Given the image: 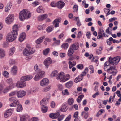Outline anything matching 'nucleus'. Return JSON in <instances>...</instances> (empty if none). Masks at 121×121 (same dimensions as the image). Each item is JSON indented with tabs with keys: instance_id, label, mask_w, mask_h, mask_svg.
I'll return each mask as SVG.
<instances>
[{
	"instance_id": "nucleus-1",
	"label": "nucleus",
	"mask_w": 121,
	"mask_h": 121,
	"mask_svg": "<svg viewBox=\"0 0 121 121\" xmlns=\"http://www.w3.org/2000/svg\"><path fill=\"white\" fill-rule=\"evenodd\" d=\"M31 13L26 9L21 11L19 13V18L21 21H23L26 19L29 18L31 16Z\"/></svg>"
},
{
	"instance_id": "nucleus-2",
	"label": "nucleus",
	"mask_w": 121,
	"mask_h": 121,
	"mask_svg": "<svg viewBox=\"0 0 121 121\" xmlns=\"http://www.w3.org/2000/svg\"><path fill=\"white\" fill-rule=\"evenodd\" d=\"M35 52V49L32 48L29 45L27 46L23 51V54L25 56L33 53Z\"/></svg>"
},
{
	"instance_id": "nucleus-3",
	"label": "nucleus",
	"mask_w": 121,
	"mask_h": 121,
	"mask_svg": "<svg viewBox=\"0 0 121 121\" xmlns=\"http://www.w3.org/2000/svg\"><path fill=\"white\" fill-rule=\"evenodd\" d=\"M17 35L18 34L11 31L7 34L6 37V40L8 42H12L16 39Z\"/></svg>"
},
{
	"instance_id": "nucleus-4",
	"label": "nucleus",
	"mask_w": 121,
	"mask_h": 121,
	"mask_svg": "<svg viewBox=\"0 0 121 121\" xmlns=\"http://www.w3.org/2000/svg\"><path fill=\"white\" fill-rule=\"evenodd\" d=\"M108 35H107L105 33L103 29H99L98 32V35L97 36V39H103V37H108Z\"/></svg>"
},
{
	"instance_id": "nucleus-5",
	"label": "nucleus",
	"mask_w": 121,
	"mask_h": 121,
	"mask_svg": "<svg viewBox=\"0 0 121 121\" xmlns=\"http://www.w3.org/2000/svg\"><path fill=\"white\" fill-rule=\"evenodd\" d=\"M65 76L64 73L63 72H60L59 73L58 75L56 76V78L62 82H64L65 81Z\"/></svg>"
},
{
	"instance_id": "nucleus-6",
	"label": "nucleus",
	"mask_w": 121,
	"mask_h": 121,
	"mask_svg": "<svg viewBox=\"0 0 121 121\" xmlns=\"http://www.w3.org/2000/svg\"><path fill=\"white\" fill-rule=\"evenodd\" d=\"M25 81L21 80L17 82L16 84V86L18 88H22L25 87L26 85V83Z\"/></svg>"
},
{
	"instance_id": "nucleus-7",
	"label": "nucleus",
	"mask_w": 121,
	"mask_h": 121,
	"mask_svg": "<svg viewBox=\"0 0 121 121\" xmlns=\"http://www.w3.org/2000/svg\"><path fill=\"white\" fill-rule=\"evenodd\" d=\"M14 19L13 15L10 14L6 18L5 22L8 24H11L13 21Z\"/></svg>"
},
{
	"instance_id": "nucleus-8",
	"label": "nucleus",
	"mask_w": 121,
	"mask_h": 121,
	"mask_svg": "<svg viewBox=\"0 0 121 121\" xmlns=\"http://www.w3.org/2000/svg\"><path fill=\"white\" fill-rule=\"evenodd\" d=\"M26 92L24 90H20L17 91L16 93V95L18 98H21L26 94Z\"/></svg>"
},
{
	"instance_id": "nucleus-9",
	"label": "nucleus",
	"mask_w": 121,
	"mask_h": 121,
	"mask_svg": "<svg viewBox=\"0 0 121 121\" xmlns=\"http://www.w3.org/2000/svg\"><path fill=\"white\" fill-rule=\"evenodd\" d=\"M49 83V81L47 78H43L42 80L40 82V84L41 86L44 87L48 85Z\"/></svg>"
},
{
	"instance_id": "nucleus-10",
	"label": "nucleus",
	"mask_w": 121,
	"mask_h": 121,
	"mask_svg": "<svg viewBox=\"0 0 121 121\" xmlns=\"http://www.w3.org/2000/svg\"><path fill=\"white\" fill-rule=\"evenodd\" d=\"M52 63V61L51 59L48 57L46 58L44 60V63L46 67L48 68L49 67V65Z\"/></svg>"
},
{
	"instance_id": "nucleus-11",
	"label": "nucleus",
	"mask_w": 121,
	"mask_h": 121,
	"mask_svg": "<svg viewBox=\"0 0 121 121\" xmlns=\"http://www.w3.org/2000/svg\"><path fill=\"white\" fill-rule=\"evenodd\" d=\"M13 109H10L7 110L4 113V117L5 118L9 117L11 115V112H13Z\"/></svg>"
},
{
	"instance_id": "nucleus-12",
	"label": "nucleus",
	"mask_w": 121,
	"mask_h": 121,
	"mask_svg": "<svg viewBox=\"0 0 121 121\" xmlns=\"http://www.w3.org/2000/svg\"><path fill=\"white\" fill-rule=\"evenodd\" d=\"M57 6L59 9H62L64 6L65 4L63 1H60L56 3Z\"/></svg>"
},
{
	"instance_id": "nucleus-13",
	"label": "nucleus",
	"mask_w": 121,
	"mask_h": 121,
	"mask_svg": "<svg viewBox=\"0 0 121 121\" xmlns=\"http://www.w3.org/2000/svg\"><path fill=\"white\" fill-rule=\"evenodd\" d=\"M20 121H30V118L28 115L21 116H20Z\"/></svg>"
},
{
	"instance_id": "nucleus-14",
	"label": "nucleus",
	"mask_w": 121,
	"mask_h": 121,
	"mask_svg": "<svg viewBox=\"0 0 121 121\" xmlns=\"http://www.w3.org/2000/svg\"><path fill=\"white\" fill-rule=\"evenodd\" d=\"M33 78V76L31 75H28L24 76L21 78V80L24 81H28L31 79Z\"/></svg>"
},
{
	"instance_id": "nucleus-15",
	"label": "nucleus",
	"mask_w": 121,
	"mask_h": 121,
	"mask_svg": "<svg viewBox=\"0 0 121 121\" xmlns=\"http://www.w3.org/2000/svg\"><path fill=\"white\" fill-rule=\"evenodd\" d=\"M60 114L59 112L55 113H51L49 115V117L50 118L52 119H56L59 116Z\"/></svg>"
},
{
	"instance_id": "nucleus-16",
	"label": "nucleus",
	"mask_w": 121,
	"mask_h": 121,
	"mask_svg": "<svg viewBox=\"0 0 121 121\" xmlns=\"http://www.w3.org/2000/svg\"><path fill=\"white\" fill-rule=\"evenodd\" d=\"M48 17V15L47 14H42L38 17V20L39 21H43L47 18Z\"/></svg>"
},
{
	"instance_id": "nucleus-17",
	"label": "nucleus",
	"mask_w": 121,
	"mask_h": 121,
	"mask_svg": "<svg viewBox=\"0 0 121 121\" xmlns=\"http://www.w3.org/2000/svg\"><path fill=\"white\" fill-rule=\"evenodd\" d=\"M79 47V44L78 43H76L71 45L70 47L73 50H78Z\"/></svg>"
},
{
	"instance_id": "nucleus-18",
	"label": "nucleus",
	"mask_w": 121,
	"mask_h": 121,
	"mask_svg": "<svg viewBox=\"0 0 121 121\" xmlns=\"http://www.w3.org/2000/svg\"><path fill=\"white\" fill-rule=\"evenodd\" d=\"M12 6V3L10 2H9L7 4V5L5 7V11L6 12H7L9 11L11 8Z\"/></svg>"
},
{
	"instance_id": "nucleus-19",
	"label": "nucleus",
	"mask_w": 121,
	"mask_h": 121,
	"mask_svg": "<svg viewBox=\"0 0 121 121\" xmlns=\"http://www.w3.org/2000/svg\"><path fill=\"white\" fill-rule=\"evenodd\" d=\"M17 70V67L14 66L12 68L11 73L12 75H15L16 74Z\"/></svg>"
},
{
	"instance_id": "nucleus-20",
	"label": "nucleus",
	"mask_w": 121,
	"mask_h": 121,
	"mask_svg": "<svg viewBox=\"0 0 121 121\" xmlns=\"http://www.w3.org/2000/svg\"><path fill=\"white\" fill-rule=\"evenodd\" d=\"M45 36H43L38 39L35 41V43L37 44H39L43 41V39L45 38Z\"/></svg>"
},
{
	"instance_id": "nucleus-21",
	"label": "nucleus",
	"mask_w": 121,
	"mask_h": 121,
	"mask_svg": "<svg viewBox=\"0 0 121 121\" xmlns=\"http://www.w3.org/2000/svg\"><path fill=\"white\" fill-rule=\"evenodd\" d=\"M26 37V35L25 33H22L20 35L19 40L21 42L25 39Z\"/></svg>"
},
{
	"instance_id": "nucleus-22",
	"label": "nucleus",
	"mask_w": 121,
	"mask_h": 121,
	"mask_svg": "<svg viewBox=\"0 0 121 121\" xmlns=\"http://www.w3.org/2000/svg\"><path fill=\"white\" fill-rule=\"evenodd\" d=\"M13 30L12 31L15 33L18 34L17 31L18 30V25L16 24L14 25L13 27Z\"/></svg>"
},
{
	"instance_id": "nucleus-23",
	"label": "nucleus",
	"mask_w": 121,
	"mask_h": 121,
	"mask_svg": "<svg viewBox=\"0 0 121 121\" xmlns=\"http://www.w3.org/2000/svg\"><path fill=\"white\" fill-rule=\"evenodd\" d=\"M83 78V77L81 75H79L75 79L74 82L76 83L82 80Z\"/></svg>"
},
{
	"instance_id": "nucleus-24",
	"label": "nucleus",
	"mask_w": 121,
	"mask_h": 121,
	"mask_svg": "<svg viewBox=\"0 0 121 121\" xmlns=\"http://www.w3.org/2000/svg\"><path fill=\"white\" fill-rule=\"evenodd\" d=\"M5 53L4 50L2 49H0V58H3L5 57Z\"/></svg>"
},
{
	"instance_id": "nucleus-25",
	"label": "nucleus",
	"mask_w": 121,
	"mask_h": 121,
	"mask_svg": "<svg viewBox=\"0 0 121 121\" xmlns=\"http://www.w3.org/2000/svg\"><path fill=\"white\" fill-rule=\"evenodd\" d=\"M47 99L46 98H43L40 102V105L42 106H45L44 105L46 104L48 102L47 100H46Z\"/></svg>"
},
{
	"instance_id": "nucleus-26",
	"label": "nucleus",
	"mask_w": 121,
	"mask_h": 121,
	"mask_svg": "<svg viewBox=\"0 0 121 121\" xmlns=\"http://www.w3.org/2000/svg\"><path fill=\"white\" fill-rule=\"evenodd\" d=\"M37 11L38 13H42L44 12V9L41 6H39L37 9Z\"/></svg>"
},
{
	"instance_id": "nucleus-27",
	"label": "nucleus",
	"mask_w": 121,
	"mask_h": 121,
	"mask_svg": "<svg viewBox=\"0 0 121 121\" xmlns=\"http://www.w3.org/2000/svg\"><path fill=\"white\" fill-rule=\"evenodd\" d=\"M19 104V103L17 100H15L10 105V106L11 107H15L17 105H18Z\"/></svg>"
},
{
	"instance_id": "nucleus-28",
	"label": "nucleus",
	"mask_w": 121,
	"mask_h": 121,
	"mask_svg": "<svg viewBox=\"0 0 121 121\" xmlns=\"http://www.w3.org/2000/svg\"><path fill=\"white\" fill-rule=\"evenodd\" d=\"M15 48L14 47L11 48L9 51V55L10 56H11L13 55L15 52Z\"/></svg>"
},
{
	"instance_id": "nucleus-29",
	"label": "nucleus",
	"mask_w": 121,
	"mask_h": 121,
	"mask_svg": "<svg viewBox=\"0 0 121 121\" xmlns=\"http://www.w3.org/2000/svg\"><path fill=\"white\" fill-rule=\"evenodd\" d=\"M73 53V50L70 47L68 49V51L67 55L69 57H71L72 56Z\"/></svg>"
},
{
	"instance_id": "nucleus-30",
	"label": "nucleus",
	"mask_w": 121,
	"mask_h": 121,
	"mask_svg": "<svg viewBox=\"0 0 121 121\" xmlns=\"http://www.w3.org/2000/svg\"><path fill=\"white\" fill-rule=\"evenodd\" d=\"M74 20H75L77 22L76 24L78 26L80 27V26L82 24L79 18V17H75V19Z\"/></svg>"
},
{
	"instance_id": "nucleus-31",
	"label": "nucleus",
	"mask_w": 121,
	"mask_h": 121,
	"mask_svg": "<svg viewBox=\"0 0 121 121\" xmlns=\"http://www.w3.org/2000/svg\"><path fill=\"white\" fill-rule=\"evenodd\" d=\"M73 85V82L72 81H70L65 84V86L66 87L68 88H71Z\"/></svg>"
},
{
	"instance_id": "nucleus-32",
	"label": "nucleus",
	"mask_w": 121,
	"mask_h": 121,
	"mask_svg": "<svg viewBox=\"0 0 121 121\" xmlns=\"http://www.w3.org/2000/svg\"><path fill=\"white\" fill-rule=\"evenodd\" d=\"M53 28L54 27L53 26L51 25L46 28V31L47 32L49 33L53 30Z\"/></svg>"
},
{
	"instance_id": "nucleus-33",
	"label": "nucleus",
	"mask_w": 121,
	"mask_h": 121,
	"mask_svg": "<svg viewBox=\"0 0 121 121\" xmlns=\"http://www.w3.org/2000/svg\"><path fill=\"white\" fill-rule=\"evenodd\" d=\"M37 74L41 77V78L44 75L45 72L44 71H42L41 70H39L37 72Z\"/></svg>"
},
{
	"instance_id": "nucleus-34",
	"label": "nucleus",
	"mask_w": 121,
	"mask_h": 121,
	"mask_svg": "<svg viewBox=\"0 0 121 121\" xmlns=\"http://www.w3.org/2000/svg\"><path fill=\"white\" fill-rule=\"evenodd\" d=\"M37 91L36 88L35 87H33L31 88L28 91V93L31 94Z\"/></svg>"
},
{
	"instance_id": "nucleus-35",
	"label": "nucleus",
	"mask_w": 121,
	"mask_h": 121,
	"mask_svg": "<svg viewBox=\"0 0 121 121\" xmlns=\"http://www.w3.org/2000/svg\"><path fill=\"white\" fill-rule=\"evenodd\" d=\"M113 58L114 60V61L115 62V65L119 62L120 59V57L119 56H117Z\"/></svg>"
},
{
	"instance_id": "nucleus-36",
	"label": "nucleus",
	"mask_w": 121,
	"mask_h": 121,
	"mask_svg": "<svg viewBox=\"0 0 121 121\" xmlns=\"http://www.w3.org/2000/svg\"><path fill=\"white\" fill-rule=\"evenodd\" d=\"M88 68L87 67H86L84 70V71L80 75L83 77L86 74V73L88 72Z\"/></svg>"
},
{
	"instance_id": "nucleus-37",
	"label": "nucleus",
	"mask_w": 121,
	"mask_h": 121,
	"mask_svg": "<svg viewBox=\"0 0 121 121\" xmlns=\"http://www.w3.org/2000/svg\"><path fill=\"white\" fill-rule=\"evenodd\" d=\"M48 107L46 106H42L41 108V110L43 113H45L47 111Z\"/></svg>"
},
{
	"instance_id": "nucleus-38",
	"label": "nucleus",
	"mask_w": 121,
	"mask_h": 121,
	"mask_svg": "<svg viewBox=\"0 0 121 121\" xmlns=\"http://www.w3.org/2000/svg\"><path fill=\"white\" fill-rule=\"evenodd\" d=\"M84 97V95H82L79 96L77 99V102L79 103H80Z\"/></svg>"
},
{
	"instance_id": "nucleus-39",
	"label": "nucleus",
	"mask_w": 121,
	"mask_h": 121,
	"mask_svg": "<svg viewBox=\"0 0 121 121\" xmlns=\"http://www.w3.org/2000/svg\"><path fill=\"white\" fill-rule=\"evenodd\" d=\"M69 45L67 43H64L61 45V48L65 49H67L68 48Z\"/></svg>"
},
{
	"instance_id": "nucleus-40",
	"label": "nucleus",
	"mask_w": 121,
	"mask_h": 121,
	"mask_svg": "<svg viewBox=\"0 0 121 121\" xmlns=\"http://www.w3.org/2000/svg\"><path fill=\"white\" fill-rule=\"evenodd\" d=\"M68 109L67 107L65 105H63L61 106V110L62 111L65 112Z\"/></svg>"
},
{
	"instance_id": "nucleus-41",
	"label": "nucleus",
	"mask_w": 121,
	"mask_h": 121,
	"mask_svg": "<svg viewBox=\"0 0 121 121\" xmlns=\"http://www.w3.org/2000/svg\"><path fill=\"white\" fill-rule=\"evenodd\" d=\"M51 86L49 85L47 87H45V88H43L42 90L43 92H46L49 91L51 89Z\"/></svg>"
},
{
	"instance_id": "nucleus-42",
	"label": "nucleus",
	"mask_w": 121,
	"mask_h": 121,
	"mask_svg": "<svg viewBox=\"0 0 121 121\" xmlns=\"http://www.w3.org/2000/svg\"><path fill=\"white\" fill-rule=\"evenodd\" d=\"M81 115L82 116L84 115V118L86 119L88 117V113H86L85 111H83L82 112Z\"/></svg>"
},
{
	"instance_id": "nucleus-43",
	"label": "nucleus",
	"mask_w": 121,
	"mask_h": 121,
	"mask_svg": "<svg viewBox=\"0 0 121 121\" xmlns=\"http://www.w3.org/2000/svg\"><path fill=\"white\" fill-rule=\"evenodd\" d=\"M109 61L111 65H115V62L114 61V60L113 58L110 57L109 59Z\"/></svg>"
},
{
	"instance_id": "nucleus-44",
	"label": "nucleus",
	"mask_w": 121,
	"mask_h": 121,
	"mask_svg": "<svg viewBox=\"0 0 121 121\" xmlns=\"http://www.w3.org/2000/svg\"><path fill=\"white\" fill-rule=\"evenodd\" d=\"M68 103L69 105H72L74 102V100L72 98H70L68 100Z\"/></svg>"
},
{
	"instance_id": "nucleus-45",
	"label": "nucleus",
	"mask_w": 121,
	"mask_h": 121,
	"mask_svg": "<svg viewBox=\"0 0 121 121\" xmlns=\"http://www.w3.org/2000/svg\"><path fill=\"white\" fill-rule=\"evenodd\" d=\"M116 66H110L108 69H107V71L110 72L109 70H115Z\"/></svg>"
},
{
	"instance_id": "nucleus-46",
	"label": "nucleus",
	"mask_w": 121,
	"mask_h": 121,
	"mask_svg": "<svg viewBox=\"0 0 121 121\" xmlns=\"http://www.w3.org/2000/svg\"><path fill=\"white\" fill-rule=\"evenodd\" d=\"M50 51V49L47 48L46 49L44 50L43 51V54L45 55H47L49 53Z\"/></svg>"
},
{
	"instance_id": "nucleus-47",
	"label": "nucleus",
	"mask_w": 121,
	"mask_h": 121,
	"mask_svg": "<svg viewBox=\"0 0 121 121\" xmlns=\"http://www.w3.org/2000/svg\"><path fill=\"white\" fill-rule=\"evenodd\" d=\"M41 78L38 74H37L34 78V80L35 81H38L40 80Z\"/></svg>"
},
{
	"instance_id": "nucleus-48",
	"label": "nucleus",
	"mask_w": 121,
	"mask_h": 121,
	"mask_svg": "<svg viewBox=\"0 0 121 121\" xmlns=\"http://www.w3.org/2000/svg\"><path fill=\"white\" fill-rule=\"evenodd\" d=\"M11 86H9L8 87H6L3 91V92L4 93H6L11 88Z\"/></svg>"
},
{
	"instance_id": "nucleus-49",
	"label": "nucleus",
	"mask_w": 121,
	"mask_h": 121,
	"mask_svg": "<svg viewBox=\"0 0 121 121\" xmlns=\"http://www.w3.org/2000/svg\"><path fill=\"white\" fill-rule=\"evenodd\" d=\"M58 73V72L57 71H54L52 72L51 74V76L52 77H53L56 76Z\"/></svg>"
},
{
	"instance_id": "nucleus-50",
	"label": "nucleus",
	"mask_w": 121,
	"mask_h": 121,
	"mask_svg": "<svg viewBox=\"0 0 121 121\" xmlns=\"http://www.w3.org/2000/svg\"><path fill=\"white\" fill-rule=\"evenodd\" d=\"M6 82L9 84H10L9 86H11L13 85V81L11 78H9L6 80Z\"/></svg>"
},
{
	"instance_id": "nucleus-51",
	"label": "nucleus",
	"mask_w": 121,
	"mask_h": 121,
	"mask_svg": "<svg viewBox=\"0 0 121 121\" xmlns=\"http://www.w3.org/2000/svg\"><path fill=\"white\" fill-rule=\"evenodd\" d=\"M65 116L63 114H62L58 117V120L59 121H61L64 118Z\"/></svg>"
},
{
	"instance_id": "nucleus-52",
	"label": "nucleus",
	"mask_w": 121,
	"mask_h": 121,
	"mask_svg": "<svg viewBox=\"0 0 121 121\" xmlns=\"http://www.w3.org/2000/svg\"><path fill=\"white\" fill-rule=\"evenodd\" d=\"M9 63L10 65H12L15 64L16 63V62L14 60L11 59L9 61Z\"/></svg>"
},
{
	"instance_id": "nucleus-53",
	"label": "nucleus",
	"mask_w": 121,
	"mask_h": 121,
	"mask_svg": "<svg viewBox=\"0 0 121 121\" xmlns=\"http://www.w3.org/2000/svg\"><path fill=\"white\" fill-rule=\"evenodd\" d=\"M104 112V110L103 109H101L96 114V116L97 117H99L100 115H101L103 112Z\"/></svg>"
},
{
	"instance_id": "nucleus-54",
	"label": "nucleus",
	"mask_w": 121,
	"mask_h": 121,
	"mask_svg": "<svg viewBox=\"0 0 121 121\" xmlns=\"http://www.w3.org/2000/svg\"><path fill=\"white\" fill-rule=\"evenodd\" d=\"M17 112H20L22 109V106L20 104H18L17 105Z\"/></svg>"
},
{
	"instance_id": "nucleus-55",
	"label": "nucleus",
	"mask_w": 121,
	"mask_h": 121,
	"mask_svg": "<svg viewBox=\"0 0 121 121\" xmlns=\"http://www.w3.org/2000/svg\"><path fill=\"white\" fill-rule=\"evenodd\" d=\"M60 21V20L58 18L55 19L53 22L52 24L53 25H54L55 23H59Z\"/></svg>"
},
{
	"instance_id": "nucleus-56",
	"label": "nucleus",
	"mask_w": 121,
	"mask_h": 121,
	"mask_svg": "<svg viewBox=\"0 0 121 121\" xmlns=\"http://www.w3.org/2000/svg\"><path fill=\"white\" fill-rule=\"evenodd\" d=\"M113 40V38L112 37H110L108 39H107L106 40V43L108 45L109 43L110 42V41H112V40Z\"/></svg>"
},
{
	"instance_id": "nucleus-57",
	"label": "nucleus",
	"mask_w": 121,
	"mask_h": 121,
	"mask_svg": "<svg viewBox=\"0 0 121 121\" xmlns=\"http://www.w3.org/2000/svg\"><path fill=\"white\" fill-rule=\"evenodd\" d=\"M83 65L82 64H79L77 66V68L80 69H82L83 68Z\"/></svg>"
},
{
	"instance_id": "nucleus-58",
	"label": "nucleus",
	"mask_w": 121,
	"mask_h": 121,
	"mask_svg": "<svg viewBox=\"0 0 121 121\" xmlns=\"http://www.w3.org/2000/svg\"><path fill=\"white\" fill-rule=\"evenodd\" d=\"M3 74L4 76L6 77H8L9 76V73L6 71H4L3 72Z\"/></svg>"
},
{
	"instance_id": "nucleus-59",
	"label": "nucleus",
	"mask_w": 121,
	"mask_h": 121,
	"mask_svg": "<svg viewBox=\"0 0 121 121\" xmlns=\"http://www.w3.org/2000/svg\"><path fill=\"white\" fill-rule=\"evenodd\" d=\"M71 116L70 114L66 118L64 121H69L71 119Z\"/></svg>"
},
{
	"instance_id": "nucleus-60",
	"label": "nucleus",
	"mask_w": 121,
	"mask_h": 121,
	"mask_svg": "<svg viewBox=\"0 0 121 121\" xmlns=\"http://www.w3.org/2000/svg\"><path fill=\"white\" fill-rule=\"evenodd\" d=\"M73 9L74 10V12H77L78 11V6L76 5L74 6Z\"/></svg>"
},
{
	"instance_id": "nucleus-61",
	"label": "nucleus",
	"mask_w": 121,
	"mask_h": 121,
	"mask_svg": "<svg viewBox=\"0 0 121 121\" xmlns=\"http://www.w3.org/2000/svg\"><path fill=\"white\" fill-rule=\"evenodd\" d=\"M62 93L63 94H64L63 95H69V93L68 92L67 89H66L64 90V91H63Z\"/></svg>"
},
{
	"instance_id": "nucleus-62",
	"label": "nucleus",
	"mask_w": 121,
	"mask_h": 121,
	"mask_svg": "<svg viewBox=\"0 0 121 121\" xmlns=\"http://www.w3.org/2000/svg\"><path fill=\"white\" fill-rule=\"evenodd\" d=\"M91 35V33L90 32H87L86 34V35L88 38L90 39V36Z\"/></svg>"
},
{
	"instance_id": "nucleus-63",
	"label": "nucleus",
	"mask_w": 121,
	"mask_h": 121,
	"mask_svg": "<svg viewBox=\"0 0 121 121\" xmlns=\"http://www.w3.org/2000/svg\"><path fill=\"white\" fill-rule=\"evenodd\" d=\"M55 104L54 102L53 101L51 102L50 106L52 108H54L55 106Z\"/></svg>"
},
{
	"instance_id": "nucleus-64",
	"label": "nucleus",
	"mask_w": 121,
	"mask_h": 121,
	"mask_svg": "<svg viewBox=\"0 0 121 121\" xmlns=\"http://www.w3.org/2000/svg\"><path fill=\"white\" fill-rule=\"evenodd\" d=\"M116 94H117V96L118 97H121V94L120 93V91L119 90H117V91Z\"/></svg>"
}]
</instances>
